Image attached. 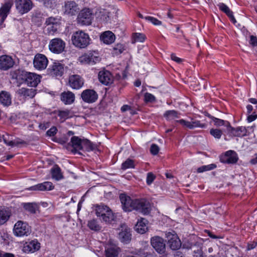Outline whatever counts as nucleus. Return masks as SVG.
I'll return each instance as SVG.
<instances>
[{
  "instance_id": "f3484780",
  "label": "nucleus",
  "mask_w": 257,
  "mask_h": 257,
  "mask_svg": "<svg viewBox=\"0 0 257 257\" xmlns=\"http://www.w3.org/2000/svg\"><path fill=\"white\" fill-rule=\"evenodd\" d=\"M238 158L235 152L233 151H228L225 155L222 156L220 160L222 162L227 164L236 163Z\"/></svg>"
},
{
  "instance_id": "6e6552de",
  "label": "nucleus",
  "mask_w": 257,
  "mask_h": 257,
  "mask_svg": "<svg viewBox=\"0 0 257 257\" xmlns=\"http://www.w3.org/2000/svg\"><path fill=\"white\" fill-rule=\"evenodd\" d=\"M48 63L47 58L43 54H37L35 56L33 64L34 67L39 70H44Z\"/></svg>"
},
{
  "instance_id": "bf43d9fd",
  "label": "nucleus",
  "mask_w": 257,
  "mask_h": 257,
  "mask_svg": "<svg viewBox=\"0 0 257 257\" xmlns=\"http://www.w3.org/2000/svg\"><path fill=\"white\" fill-rule=\"evenodd\" d=\"M171 59L178 63H180L182 62V60L177 57L174 54H172L171 55Z\"/></svg>"
},
{
  "instance_id": "13d9d810",
  "label": "nucleus",
  "mask_w": 257,
  "mask_h": 257,
  "mask_svg": "<svg viewBox=\"0 0 257 257\" xmlns=\"http://www.w3.org/2000/svg\"><path fill=\"white\" fill-rule=\"evenodd\" d=\"M249 43L253 46H257V38L253 36H250Z\"/></svg>"
},
{
  "instance_id": "c9c22d12",
  "label": "nucleus",
  "mask_w": 257,
  "mask_h": 257,
  "mask_svg": "<svg viewBox=\"0 0 257 257\" xmlns=\"http://www.w3.org/2000/svg\"><path fill=\"white\" fill-rule=\"evenodd\" d=\"M180 113L174 110H170L166 111L164 114V116L169 120H173L175 118L179 117Z\"/></svg>"
},
{
  "instance_id": "b1692460",
  "label": "nucleus",
  "mask_w": 257,
  "mask_h": 257,
  "mask_svg": "<svg viewBox=\"0 0 257 257\" xmlns=\"http://www.w3.org/2000/svg\"><path fill=\"white\" fill-rule=\"evenodd\" d=\"M54 186L50 182H44L33 186L29 188V190L34 191H49L53 189Z\"/></svg>"
},
{
  "instance_id": "0e129e2a",
  "label": "nucleus",
  "mask_w": 257,
  "mask_h": 257,
  "mask_svg": "<svg viewBox=\"0 0 257 257\" xmlns=\"http://www.w3.org/2000/svg\"><path fill=\"white\" fill-rule=\"evenodd\" d=\"M257 243L256 242H253L250 244H248L247 247V250H249L255 247Z\"/></svg>"
},
{
  "instance_id": "39448f33",
  "label": "nucleus",
  "mask_w": 257,
  "mask_h": 257,
  "mask_svg": "<svg viewBox=\"0 0 257 257\" xmlns=\"http://www.w3.org/2000/svg\"><path fill=\"white\" fill-rule=\"evenodd\" d=\"M100 60V58L99 56L98 53L95 51L85 53L79 58V61L81 63L91 65L95 64L99 62Z\"/></svg>"
},
{
  "instance_id": "de8ad7c7",
  "label": "nucleus",
  "mask_w": 257,
  "mask_h": 257,
  "mask_svg": "<svg viewBox=\"0 0 257 257\" xmlns=\"http://www.w3.org/2000/svg\"><path fill=\"white\" fill-rule=\"evenodd\" d=\"M145 18L146 20L150 21V22H151L152 24H153L155 25L159 26V25H161L162 24L161 21H159V20H158L157 19H156L155 18L150 17V16H148V17H146Z\"/></svg>"
},
{
  "instance_id": "cd10ccee",
  "label": "nucleus",
  "mask_w": 257,
  "mask_h": 257,
  "mask_svg": "<svg viewBox=\"0 0 257 257\" xmlns=\"http://www.w3.org/2000/svg\"><path fill=\"white\" fill-rule=\"evenodd\" d=\"M115 39V35L112 32L109 31L104 32L100 36L101 40L106 44L112 43L114 41Z\"/></svg>"
},
{
  "instance_id": "052dcab7",
  "label": "nucleus",
  "mask_w": 257,
  "mask_h": 257,
  "mask_svg": "<svg viewBox=\"0 0 257 257\" xmlns=\"http://www.w3.org/2000/svg\"><path fill=\"white\" fill-rule=\"evenodd\" d=\"M257 118V115L256 114H251L249 115L247 117V121L249 122H252V121L254 120Z\"/></svg>"
},
{
  "instance_id": "20e7f679",
  "label": "nucleus",
  "mask_w": 257,
  "mask_h": 257,
  "mask_svg": "<svg viewBox=\"0 0 257 257\" xmlns=\"http://www.w3.org/2000/svg\"><path fill=\"white\" fill-rule=\"evenodd\" d=\"M31 232V227L26 222L18 221L14 227V233L17 236H28Z\"/></svg>"
},
{
  "instance_id": "2f4dec72",
  "label": "nucleus",
  "mask_w": 257,
  "mask_h": 257,
  "mask_svg": "<svg viewBox=\"0 0 257 257\" xmlns=\"http://www.w3.org/2000/svg\"><path fill=\"white\" fill-rule=\"evenodd\" d=\"M218 7L221 11L225 13L228 16L232 23L235 24L236 22V20L233 16V12L226 5L221 3L218 5Z\"/></svg>"
},
{
  "instance_id": "dca6fc26",
  "label": "nucleus",
  "mask_w": 257,
  "mask_h": 257,
  "mask_svg": "<svg viewBox=\"0 0 257 257\" xmlns=\"http://www.w3.org/2000/svg\"><path fill=\"white\" fill-rule=\"evenodd\" d=\"M63 9L65 14L71 16L76 15L79 11L78 5L74 1L66 2Z\"/></svg>"
},
{
  "instance_id": "6e6d98bb",
  "label": "nucleus",
  "mask_w": 257,
  "mask_h": 257,
  "mask_svg": "<svg viewBox=\"0 0 257 257\" xmlns=\"http://www.w3.org/2000/svg\"><path fill=\"white\" fill-rule=\"evenodd\" d=\"M57 129L56 127L53 126L47 132V135L49 136H54L57 133Z\"/></svg>"
},
{
  "instance_id": "473e14b6",
  "label": "nucleus",
  "mask_w": 257,
  "mask_h": 257,
  "mask_svg": "<svg viewBox=\"0 0 257 257\" xmlns=\"http://www.w3.org/2000/svg\"><path fill=\"white\" fill-rule=\"evenodd\" d=\"M119 251V248L116 246H111L105 250L106 257H116Z\"/></svg>"
},
{
  "instance_id": "7c9ffc66",
  "label": "nucleus",
  "mask_w": 257,
  "mask_h": 257,
  "mask_svg": "<svg viewBox=\"0 0 257 257\" xmlns=\"http://www.w3.org/2000/svg\"><path fill=\"white\" fill-rule=\"evenodd\" d=\"M83 139H81L77 136H73L71 138L70 143L72 147L75 151L82 150Z\"/></svg>"
},
{
  "instance_id": "bb28decb",
  "label": "nucleus",
  "mask_w": 257,
  "mask_h": 257,
  "mask_svg": "<svg viewBox=\"0 0 257 257\" xmlns=\"http://www.w3.org/2000/svg\"><path fill=\"white\" fill-rule=\"evenodd\" d=\"M0 103L4 106H9L12 103V97L10 93L6 91L0 92Z\"/></svg>"
},
{
  "instance_id": "680f3d73",
  "label": "nucleus",
  "mask_w": 257,
  "mask_h": 257,
  "mask_svg": "<svg viewBox=\"0 0 257 257\" xmlns=\"http://www.w3.org/2000/svg\"><path fill=\"white\" fill-rule=\"evenodd\" d=\"M121 110L122 112H124L127 110H132L131 108V106L128 105H123L121 108Z\"/></svg>"
},
{
  "instance_id": "a211bd4d",
  "label": "nucleus",
  "mask_w": 257,
  "mask_h": 257,
  "mask_svg": "<svg viewBox=\"0 0 257 257\" xmlns=\"http://www.w3.org/2000/svg\"><path fill=\"white\" fill-rule=\"evenodd\" d=\"M14 61L12 58L8 55H2L0 57V69L7 70L13 66Z\"/></svg>"
},
{
  "instance_id": "c03bdc74",
  "label": "nucleus",
  "mask_w": 257,
  "mask_h": 257,
  "mask_svg": "<svg viewBox=\"0 0 257 257\" xmlns=\"http://www.w3.org/2000/svg\"><path fill=\"white\" fill-rule=\"evenodd\" d=\"M40 3L46 8H52L53 7L56 3L55 0H38Z\"/></svg>"
},
{
  "instance_id": "4c0bfd02",
  "label": "nucleus",
  "mask_w": 257,
  "mask_h": 257,
  "mask_svg": "<svg viewBox=\"0 0 257 257\" xmlns=\"http://www.w3.org/2000/svg\"><path fill=\"white\" fill-rule=\"evenodd\" d=\"M24 208L30 213L35 214L38 209V206L36 203H27L24 204Z\"/></svg>"
},
{
  "instance_id": "f257e3e1",
  "label": "nucleus",
  "mask_w": 257,
  "mask_h": 257,
  "mask_svg": "<svg viewBox=\"0 0 257 257\" xmlns=\"http://www.w3.org/2000/svg\"><path fill=\"white\" fill-rule=\"evenodd\" d=\"M123 210L125 212L136 210L144 215L148 214L151 210L150 201L145 198L132 199L130 196L121 194L119 196Z\"/></svg>"
},
{
  "instance_id": "ddd939ff",
  "label": "nucleus",
  "mask_w": 257,
  "mask_h": 257,
  "mask_svg": "<svg viewBox=\"0 0 257 257\" xmlns=\"http://www.w3.org/2000/svg\"><path fill=\"white\" fill-rule=\"evenodd\" d=\"M98 77L99 81L105 85L111 84L114 80V77L110 72L105 70L99 71Z\"/></svg>"
},
{
  "instance_id": "37998d69",
  "label": "nucleus",
  "mask_w": 257,
  "mask_h": 257,
  "mask_svg": "<svg viewBox=\"0 0 257 257\" xmlns=\"http://www.w3.org/2000/svg\"><path fill=\"white\" fill-rule=\"evenodd\" d=\"M135 168L134 162L133 160L130 159H127L121 165V169L123 170H126L128 168Z\"/></svg>"
},
{
  "instance_id": "69168bd1",
  "label": "nucleus",
  "mask_w": 257,
  "mask_h": 257,
  "mask_svg": "<svg viewBox=\"0 0 257 257\" xmlns=\"http://www.w3.org/2000/svg\"><path fill=\"white\" fill-rule=\"evenodd\" d=\"M4 141L6 144L10 146H15V143L14 141H12L10 142H8L6 139H4Z\"/></svg>"
},
{
  "instance_id": "3c124183",
  "label": "nucleus",
  "mask_w": 257,
  "mask_h": 257,
  "mask_svg": "<svg viewBox=\"0 0 257 257\" xmlns=\"http://www.w3.org/2000/svg\"><path fill=\"white\" fill-rule=\"evenodd\" d=\"M116 54H120L124 51V47L122 44H117L113 48Z\"/></svg>"
},
{
  "instance_id": "0eeeda50",
  "label": "nucleus",
  "mask_w": 257,
  "mask_h": 257,
  "mask_svg": "<svg viewBox=\"0 0 257 257\" xmlns=\"http://www.w3.org/2000/svg\"><path fill=\"white\" fill-rule=\"evenodd\" d=\"M151 243L153 247L159 253L162 254L165 252L166 245L164 239L158 236L151 238Z\"/></svg>"
},
{
  "instance_id": "a878e982",
  "label": "nucleus",
  "mask_w": 257,
  "mask_h": 257,
  "mask_svg": "<svg viewBox=\"0 0 257 257\" xmlns=\"http://www.w3.org/2000/svg\"><path fill=\"white\" fill-rule=\"evenodd\" d=\"M40 244L36 240H32L26 243L23 247V250L25 252H34L39 249Z\"/></svg>"
},
{
  "instance_id": "58836bf2",
  "label": "nucleus",
  "mask_w": 257,
  "mask_h": 257,
  "mask_svg": "<svg viewBox=\"0 0 257 257\" xmlns=\"http://www.w3.org/2000/svg\"><path fill=\"white\" fill-rule=\"evenodd\" d=\"M212 121H213L214 125L217 126H220L222 125L226 126L227 131L228 132L229 127L230 126V123L228 121L216 117H213Z\"/></svg>"
},
{
  "instance_id": "f03ea898",
  "label": "nucleus",
  "mask_w": 257,
  "mask_h": 257,
  "mask_svg": "<svg viewBox=\"0 0 257 257\" xmlns=\"http://www.w3.org/2000/svg\"><path fill=\"white\" fill-rule=\"evenodd\" d=\"M96 215L101 221L106 224H111L116 220V217L112 210L107 206L99 205L96 206Z\"/></svg>"
},
{
  "instance_id": "f704fd0d",
  "label": "nucleus",
  "mask_w": 257,
  "mask_h": 257,
  "mask_svg": "<svg viewBox=\"0 0 257 257\" xmlns=\"http://www.w3.org/2000/svg\"><path fill=\"white\" fill-rule=\"evenodd\" d=\"M82 150L86 151H93L96 148V146L86 139H83Z\"/></svg>"
},
{
  "instance_id": "412c9836",
  "label": "nucleus",
  "mask_w": 257,
  "mask_h": 257,
  "mask_svg": "<svg viewBox=\"0 0 257 257\" xmlns=\"http://www.w3.org/2000/svg\"><path fill=\"white\" fill-rule=\"evenodd\" d=\"M118 237L121 242L127 243L131 239L130 229L123 224L121 226V230L118 234Z\"/></svg>"
},
{
  "instance_id": "aec40b11",
  "label": "nucleus",
  "mask_w": 257,
  "mask_h": 257,
  "mask_svg": "<svg viewBox=\"0 0 257 257\" xmlns=\"http://www.w3.org/2000/svg\"><path fill=\"white\" fill-rule=\"evenodd\" d=\"M17 93L19 96L24 98H32L36 94V89L22 87L17 91Z\"/></svg>"
},
{
  "instance_id": "393cba45",
  "label": "nucleus",
  "mask_w": 257,
  "mask_h": 257,
  "mask_svg": "<svg viewBox=\"0 0 257 257\" xmlns=\"http://www.w3.org/2000/svg\"><path fill=\"white\" fill-rule=\"evenodd\" d=\"M227 132L233 136L241 137L246 135L247 130L244 126L234 128L230 125Z\"/></svg>"
},
{
  "instance_id": "2eb2a0df",
  "label": "nucleus",
  "mask_w": 257,
  "mask_h": 257,
  "mask_svg": "<svg viewBox=\"0 0 257 257\" xmlns=\"http://www.w3.org/2000/svg\"><path fill=\"white\" fill-rule=\"evenodd\" d=\"M26 83L31 87H36L40 82V76L35 73L27 72L25 76Z\"/></svg>"
},
{
  "instance_id": "8fccbe9b",
  "label": "nucleus",
  "mask_w": 257,
  "mask_h": 257,
  "mask_svg": "<svg viewBox=\"0 0 257 257\" xmlns=\"http://www.w3.org/2000/svg\"><path fill=\"white\" fill-rule=\"evenodd\" d=\"M156 178V176L151 172L147 174V183L148 185H150Z\"/></svg>"
},
{
  "instance_id": "423d86ee",
  "label": "nucleus",
  "mask_w": 257,
  "mask_h": 257,
  "mask_svg": "<svg viewBox=\"0 0 257 257\" xmlns=\"http://www.w3.org/2000/svg\"><path fill=\"white\" fill-rule=\"evenodd\" d=\"M16 7L19 13L24 14L29 12L33 8L31 0H16Z\"/></svg>"
},
{
  "instance_id": "9b49d317",
  "label": "nucleus",
  "mask_w": 257,
  "mask_h": 257,
  "mask_svg": "<svg viewBox=\"0 0 257 257\" xmlns=\"http://www.w3.org/2000/svg\"><path fill=\"white\" fill-rule=\"evenodd\" d=\"M176 122L179 123L183 126L191 130L196 127L205 128L207 126L205 123H201L200 121L193 118H191L190 121L182 119L177 120Z\"/></svg>"
},
{
  "instance_id": "1a4fd4ad",
  "label": "nucleus",
  "mask_w": 257,
  "mask_h": 257,
  "mask_svg": "<svg viewBox=\"0 0 257 257\" xmlns=\"http://www.w3.org/2000/svg\"><path fill=\"white\" fill-rule=\"evenodd\" d=\"M65 42L59 38L52 39L49 44V48L50 51L55 53L62 52L65 48Z\"/></svg>"
},
{
  "instance_id": "864d4df0",
  "label": "nucleus",
  "mask_w": 257,
  "mask_h": 257,
  "mask_svg": "<svg viewBox=\"0 0 257 257\" xmlns=\"http://www.w3.org/2000/svg\"><path fill=\"white\" fill-rule=\"evenodd\" d=\"M145 100L146 101L153 102L155 101V97L153 94L149 93H146L145 94Z\"/></svg>"
},
{
  "instance_id": "49530a36",
  "label": "nucleus",
  "mask_w": 257,
  "mask_h": 257,
  "mask_svg": "<svg viewBox=\"0 0 257 257\" xmlns=\"http://www.w3.org/2000/svg\"><path fill=\"white\" fill-rule=\"evenodd\" d=\"M134 38L136 42H143L146 39V36L143 34L137 33L134 34Z\"/></svg>"
},
{
  "instance_id": "6ab92c4d",
  "label": "nucleus",
  "mask_w": 257,
  "mask_h": 257,
  "mask_svg": "<svg viewBox=\"0 0 257 257\" xmlns=\"http://www.w3.org/2000/svg\"><path fill=\"white\" fill-rule=\"evenodd\" d=\"M69 83L73 89H79L83 84V79L78 75H72L69 78Z\"/></svg>"
},
{
  "instance_id": "603ef678",
  "label": "nucleus",
  "mask_w": 257,
  "mask_h": 257,
  "mask_svg": "<svg viewBox=\"0 0 257 257\" xmlns=\"http://www.w3.org/2000/svg\"><path fill=\"white\" fill-rule=\"evenodd\" d=\"M165 235H166V237L167 238L168 243L169 242V241L173 240L174 238H175V236H177V235L176 234V233H175L174 231H173V232H166Z\"/></svg>"
},
{
  "instance_id": "a18cd8bd",
  "label": "nucleus",
  "mask_w": 257,
  "mask_h": 257,
  "mask_svg": "<svg viewBox=\"0 0 257 257\" xmlns=\"http://www.w3.org/2000/svg\"><path fill=\"white\" fill-rule=\"evenodd\" d=\"M210 134L215 138L219 139L222 135V132L221 130L217 128H212L210 131Z\"/></svg>"
},
{
  "instance_id": "4d7b16f0",
  "label": "nucleus",
  "mask_w": 257,
  "mask_h": 257,
  "mask_svg": "<svg viewBox=\"0 0 257 257\" xmlns=\"http://www.w3.org/2000/svg\"><path fill=\"white\" fill-rule=\"evenodd\" d=\"M193 257H203V251L201 248L194 250Z\"/></svg>"
},
{
  "instance_id": "4be33fe9",
  "label": "nucleus",
  "mask_w": 257,
  "mask_h": 257,
  "mask_svg": "<svg viewBox=\"0 0 257 257\" xmlns=\"http://www.w3.org/2000/svg\"><path fill=\"white\" fill-rule=\"evenodd\" d=\"M64 70V66L61 63L55 62L49 69V73L53 76H61Z\"/></svg>"
},
{
  "instance_id": "774afa93",
  "label": "nucleus",
  "mask_w": 257,
  "mask_h": 257,
  "mask_svg": "<svg viewBox=\"0 0 257 257\" xmlns=\"http://www.w3.org/2000/svg\"><path fill=\"white\" fill-rule=\"evenodd\" d=\"M248 113H250L252 111L253 108L251 105H247L246 106Z\"/></svg>"
},
{
  "instance_id": "ea45409f",
  "label": "nucleus",
  "mask_w": 257,
  "mask_h": 257,
  "mask_svg": "<svg viewBox=\"0 0 257 257\" xmlns=\"http://www.w3.org/2000/svg\"><path fill=\"white\" fill-rule=\"evenodd\" d=\"M87 226L91 230L96 231H99L101 229V226L95 219L89 220L88 222Z\"/></svg>"
},
{
  "instance_id": "c85d7f7f",
  "label": "nucleus",
  "mask_w": 257,
  "mask_h": 257,
  "mask_svg": "<svg viewBox=\"0 0 257 257\" xmlns=\"http://www.w3.org/2000/svg\"><path fill=\"white\" fill-rule=\"evenodd\" d=\"M147 222V220L143 218L138 220L135 227V230L141 234L145 233L148 229Z\"/></svg>"
},
{
  "instance_id": "e2e57ef3",
  "label": "nucleus",
  "mask_w": 257,
  "mask_h": 257,
  "mask_svg": "<svg viewBox=\"0 0 257 257\" xmlns=\"http://www.w3.org/2000/svg\"><path fill=\"white\" fill-rule=\"evenodd\" d=\"M250 163L252 165L257 164V153L254 154L253 158L250 160Z\"/></svg>"
},
{
  "instance_id": "f8f14e48",
  "label": "nucleus",
  "mask_w": 257,
  "mask_h": 257,
  "mask_svg": "<svg viewBox=\"0 0 257 257\" xmlns=\"http://www.w3.org/2000/svg\"><path fill=\"white\" fill-rule=\"evenodd\" d=\"M45 24L49 34H53L59 28L60 20L54 17H50L46 19Z\"/></svg>"
},
{
  "instance_id": "09e8293b",
  "label": "nucleus",
  "mask_w": 257,
  "mask_h": 257,
  "mask_svg": "<svg viewBox=\"0 0 257 257\" xmlns=\"http://www.w3.org/2000/svg\"><path fill=\"white\" fill-rule=\"evenodd\" d=\"M69 111L68 110L59 111L58 116L62 119H66L69 116Z\"/></svg>"
},
{
  "instance_id": "c756f323",
  "label": "nucleus",
  "mask_w": 257,
  "mask_h": 257,
  "mask_svg": "<svg viewBox=\"0 0 257 257\" xmlns=\"http://www.w3.org/2000/svg\"><path fill=\"white\" fill-rule=\"evenodd\" d=\"M61 100L65 104H70L75 100V95L71 91L63 92L61 94Z\"/></svg>"
},
{
  "instance_id": "79ce46f5",
  "label": "nucleus",
  "mask_w": 257,
  "mask_h": 257,
  "mask_svg": "<svg viewBox=\"0 0 257 257\" xmlns=\"http://www.w3.org/2000/svg\"><path fill=\"white\" fill-rule=\"evenodd\" d=\"M10 217V213L5 210H0V225L5 223Z\"/></svg>"
},
{
  "instance_id": "338daca9",
  "label": "nucleus",
  "mask_w": 257,
  "mask_h": 257,
  "mask_svg": "<svg viewBox=\"0 0 257 257\" xmlns=\"http://www.w3.org/2000/svg\"><path fill=\"white\" fill-rule=\"evenodd\" d=\"M248 101L249 102L252 103V104H256V108H257V99H255V98H250L248 99Z\"/></svg>"
},
{
  "instance_id": "7ed1b4c3",
  "label": "nucleus",
  "mask_w": 257,
  "mask_h": 257,
  "mask_svg": "<svg viewBox=\"0 0 257 257\" xmlns=\"http://www.w3.org/2000/svg\"><path fill=\"white\" fill-rule=\"evenodd\" d=\"M71 40L76 47L85 48L89 45L90 39L87 33L82 31H78L73 33Z\"/></svg>"
},
{
  "instance_id": "5701e85b",
  "label": "nucleus",
  "mask_w": 257,
  "mask_h": 257,
  "mask_svg": "<svg viewBox=\"0 0 257 257\" xmlns=\"http://www.w3.org/2000/svg\"><path fill=\"white\" fill-rule=\"evenodd\" d=\"M13 3L11 2L6 3L0 9V26L3 25L12 8Z\"/></svg>"
},
{
  "instance_id": "a19ab883",
  "label": "nucleus",
  "mask_w": 257,
  "mask_h": 257,
  "mask_svg": "<svg viewBox=\"0 0 257 257\" xmlns=\"http://www.w3.org/2000/svg\"><path fill=\"white\" fill-rule=\"evenodd\" d=\"M216 167V165L214 164H211L208 165H204L201 166L200 167H199L197 170V172L198 173H201L205 171L212 170L215 169Z\"/></svg>"
},
{
  "instance_id": "72a5a7b5",
  "label": "nucleus",
  "mask_w": 257,
  "mask_h": 257,
  "mask_svg": "<svg viewBox=\"0 0 257 257\" xmlns=\"http://www.w3.org/2000/svg\"><path fill=\"white\" fill-rule=\"evenodd\" d=\"M51 171L52 178L57 181L63 178L61 169L57 165L54 166Z\"/></svg>"
},
{
  "instance_id": "9d476101",
  "label": "nucleus",
  "mask_w": 257,
  "mask_h": 257,
  "mask_svg": "<svg viewBox=\"0 0 257 257\" xmlns=\"http://www.w3.org/2000/svg\"><path fill=\"white\" fill-rule=\"evenodd\" d=\"M92 13L89 9H84L81 11L78 16V21L84 25H89L91 23Z\"/></svg>"
},
{
  "instance_id": "e433bc0d",
  "label": "nucleus",
  "mask_w": 257,
  "mask_h": 257,
  "mask_svg": "<svg viewBox=\"0 0 257 257\" xmlns=\"http://www.w3.org/2000/svg\"><path fill=\"white\" fill-rule=\"evenodd\" d=\"M170 247L172 250H177L178 249L181 245V241L178 238V236H175L173 240L171 241H169L168 243Z\"/></svg>"
},
{
  "instance_id": "4468645a",
  "label": "nucleus",
  "mask_w": 257,
  "mask_h": 257,
  "mask_svg": "<svg viewBox=\"0 0 257 257\" xmlns=\"http://www.w3.org/2000/svg\"><path fill=\"white\" fill-rule=\"evenodd\" d=\"M81 98L85 102L93 103L97 99L98 95L93 89H86L82 92Z\"/></svg>"
},
{
  "instance_id": "5fc2aeb1",
  "label": "nucleus",
  "mask_w": 257,
  "mask_h": 257,
  "mask_svg": "<svg viewBox=\"0 0 257 257\" xmlns=\"http://www.w3.org/2000/svg\"><path fill=\"white\" fill-rule=\"evenodd\" d=\"M159 151V148L157 145L152 144L151 145V148H150V151H151V153L153 155H157Z\"/></svg>"
}]
</instances>
